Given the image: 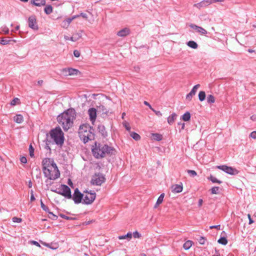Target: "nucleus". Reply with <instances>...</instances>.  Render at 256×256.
<instances>
[{
  "label": "nucleus",
  "mask_w": 256,
  "mask_h": 256,
  "mask_svg": "<svg viewBox=\"0 0 256 256\" xmlns=\"http://www.w3.org/2000/svg\"><path fill=\"white\" fill-rule=\"evenodd\" d=\"M76 118V112L74 109L67 110L58 116L57 120L64 130H68L72 126L74 120Z\"/></svg>",
  "instance_id": "f257e3e1"
},
{
  "label": "nucleus",
  "mask_w": 256,
  "mask_h": 256,
  "mask_svg": "<svg viewBox=\"0 0 256 256\" xmlns=\"http://www.w3.org/2000/svg\"><path fill=\"white\" fill-rule=\"evenodd\" d=\"M114 149L108 145L96 142L94 146L92 148V152L94 156L96 158H102L107 154H112Z\"/></svg>",
  "instance_id": "f03ea898"
},
{
  "label": "nucleus",
  "mask_w": 256,
  "mask_h": 256,
  "mask_svg": "<svg viewBox=\"0 0 256 256\" xmlns=\"http://www.w3.org/2000/svg\"><path fill=\"white\" fill-rule=\"evenodd\" d=\"M78 134L80 138L84 143L94 138V134L91 132V128L88 124H82L80 126Z\"/></svg>",
  "instance_id": "7ed1b4c3"
},
{
  "label": "nucleus",
  "mask_w": 256,
  "mask_h": 256,
  "mask_svg": "<svg viewBox=\"0 0 256 256\" xmlns=\"http://www.w3.org/2000/svg\"><path fill=\"white\" fill-rule=\"evenodd\" d=\"M50 136L57 145L62 146L64 144V133L60 127H56L50 132Z\"/></svg>",
  "instance_id": "20e7f679"
},
{
  "label": "nucleus",
  "mask_w": 256,
  "mask_h": 256,
  "mask_svg": "<svg viewBox=\"0 0 256 256\" xmlns=\"http://www.w3.org/2000/svg\"><path fill=\"white\" fill-rule=\"evenodd\" d=\"M43 172L44 176L50 180H55L60 176V172L56 164L44 169Z\"/></svg>",
  "instance_id": "39448f33"
},
{
  "label": "nucleus",
  "mask_w": 256,
  "mask_h": 256,
  "mask_svg": "<svg viewBox=\"0 0 256 256\" xmlns=\"http://www.w3.org/2000/svg\"><path fill=\"white\" fill-rule=\"evenodd\" d=\"M53 191L67 198L70 199L72 198L70 189L65 184H62L58 188Z\"/></svg>",
  "instance_id": "423d86ee"
},
{
  "label": "nucleus",
  "mask_w": 256,
  "mask_h": 256,
  "mask_svg": "<svg viewBox=\"0 0 256 256\" xmlns=\"http://www.w3.org/2000/svg\"><path fill=\"white\" fill-rule=\"evenodd\" d=\"M106 180L104 176L102 174H96L91 180V183L93 185L100 186Z\"/></svg>",
  "instance_id": "0eeeda50"
},
{
  "label": "nucleus",
  "mask_w": 256,
  "mask_h": 256,
  "mask_svg": "<svg viewBox=\"0 0 256 256\" xmlns=\"http://www.w3.org/2000/svg\"><path fill=\"white\" fill-rule=\"evenodd\" d=\"M96 194L94 192H86L83 196L82 203L86 204H91L96 199Z\"/></svg>",
  "instance_id": "6e6552de"
},
{
  "label": "nucleus",
  "mask_w": 256,
  "mask_h": 256,
  "mask_svg": "<svg viewBox=\"0 0 256 256\" xmlns=\"http://www.w3.org/2000/svg\"><path fill=\"white\" fill-rule=\"evenodd\" d=\"M62 74L64 76H74L80 74V71L73 68H64L62 70Z\"/></svg>",
  "instance_id": "1a4fd4ad"
},
{
  "label": "nucleus",
  "mask_w": 256,
  "mask_h": 256,
  "mask_svg": "<svg viewBox=\"0 0 256 256\" xmlns=\"http://www.w3.org/2000/svg\"><path fill=\"white\" fill-rule=\"evenodd\" d=\"M217 168L231 175H236L238 173V171L236 169L226 165L218 166Z\"/></svg>",
  "instance_id": "9d476101"
},
{
  "label": "nucleus",
  "mask_w": 256,
  "mask_h": 256,
  "mask_svg": "<svg viewBox=\"0 0 256 256\" xmlns=\"http://www.w3.org/2000/svg\"><path fill=\"white\" fill-rule=\"evenodd\" d=\"M83 196L84 194L79 191L78 188H76L74 190V193L72 198L74 200L75 204H78L82 202V200H83Z\"/></svg>",
  "instance_id": "9b49d317"
},
{
  "label": "nucleus",
  "mask_w": 256,
  "mask_h": 256,
  "mask_svg": "<svg viewBox=\"0 0 256 256\" xmlns=\"http://www.w3.org/2000/svg\"><path fill=\"white\" fill-rule=\"evenodd\" d=\"M28 26L34 30H36L38 29V26L36 22V19L34 16H31L28 18Z\"/></svg>",
  "instance_id": "f8f14e48"
},
{
  "label": "nucleus",
  "mask_w": 256,
  "mask_h": 256,
  "mask_svg": "<svg viewBox=\"0 0 256 256\" xmlns=\"http://www.w3.org/2000/svg\"><path fill=\"white\" fill-rule=\"evenodd\" d=\"M96 110L94 108H90L88 110V113L89 118L92 124H94L96 121Z\"/></svg>",
  "instance_id": "ddd939ff"
},
{
  "label": "nucleus",
  "mask_w": 256,
  "mask_h": 256,
  "mask_svg": "<svg viewBox=\"0 0 256 256\" xmlns=\"http://www.w3.org/2000/svg\"><path fill=\"white\" fill-rule=\"evenodd\" d=\"M43 166V170L45 168H48L50 166H52L54 164H56L52 159L50 158H45L42 162Z\"/></svg>",
  "instance_id": "4468645a"
},
{
  "label": "nucleus",
  "mask_w": 256,
  "mask_h": 256,
  "mask_svg": "<svg viewBox=\"0 0 256 256\" xmlns=\"http://www.w3.org/2000/svg\"><path fill=\"white\" fill-rule=\"evenodd\" d=\"M190 26L196 32H198L201 34H207V31L200 26H198L194 24H190Z\"/></svg>",
  "instance_id": "2eb2a0df"
},
{
  "label": "nucleus",
  "mask_w": 256,
  "mask_h": 256,
  "mask_svg": "<svg viewBox=\"0 0 256 256\" xmlns=\"http://www.w3.org/2000/svg\"><path fill=\"white\" fill-rule=\"evenodd\" d=\"M200 87V84H198L195 85L191 90L190 93H188L186 96V99L188 100H191L192 96H194L198 88Z\"/></svg>",
  "instance_id": "dca6fc26"
},
{
  "label": "nucleus",
  "mask_w": 256,
  "mask_h": 256,
  "mask_svg": "<svg viewBox=\"0 0 256 256\" xmlns=\"http://www.w3.org/2000/svg\"><path fill=\"white\" fill-rule=\"evenodd\" d=\"M209 5H210V4L208 0H203L198 3L194 4V6L198 8V9H200L202 8L206 7Z\"/></svg>",
  "instance_id": "f3484780"
},
{
  "label": "nucleus",
  "mask_w": 256,
  "mask_h": 256,
  "mask_svg": "<svg viewBox=\"0 0 256 256\" xmlns=\"http://www.w3.org/2000/svg\"><path fill=\"white\" fill-rule=\"evenodd\" d=\"M183 186L182 184H174L171 186L172 192L174 193H179L182 192Z\"/></svg>",
  "instance_id": "a211bd4d"
},
{
  "label": "nucleus",
  "mask_w": 256,
  "mask_h": 256,
  "mask_svg": "<svg viewBox=\"0 0 256 256\" xmlns=\"http://www.w3.org/2000/svg\"><path fill=\"white\" fill-rule=\"evenodd\" d=\"M83 31L80 30L78 32L74 34L70 38V40L72 42H76L80 39L82 36Z\"/></svg>",
  "instance_id": "6ab92c4d"
},
{
  "label": "nucleus",
  "mask_w": 256,
  "mask_h": 256,
  "mask_svg": "<svg viewBox=\"0 0 256 256\" xmlns=\"http://www.w3.org/2000/svg\"><path fill=\"white\" fill-rule=\"evenodd\" d=\"M130 34V30L128 28H125L117 32V35L118 36L124 37Z\"/></svg>",
  "instance_id": "aec40b11"
},
{
  "label": "nucleus",
  "mask_w": 256,
  "mask_h": 256,
  "mask_svg": "<svg viewBox=\"0 0 256 256\" xmlns=\"http://www.w3.org/2000/svg\"><path fill=\"white\" fill-rule=\"evenodd\" d=\"M30 2L32 4L36 6H45L46 4V0H31Z\"/></svg>",
  "instance_id": "412c9836"
},
{
  "label": "nucleus",
  "mask_w": 256,
  "mask_h": 256,
  "mask_svg": "<svg viewBox=\"0 0 256 256\" xmlns=\"http://www.w3.org/2000/svg\"><path fill=\"white\" fill-rule=\"evenodd\" d=\"M98 132L102 134L103 137H106L107 136V132L106 130V128L104 125L99 124L98 127Z\"/></svg>",
  "instance_id": "4be33fe9"
},
{
  "label": "nucleus",
  "mask_w": 256,
  "mask_h": 256,
  "mask_svg": "<svg viewBox=\"0 0 256 256\" xmlns=\"http://www.w3.org/2000/svg\"><path fill=\"white\" fill-rule=\"evenodd\" d=\"M72 22V19L68 18L62 22L61 24V26L63 28H67Z\"/></svg>",
  "instance_id": "5701e85b"
},
{
  "label": "nucleus",
  "mask_w": 256,
  "mask_h": 256,
  "mask_svg": "<svg viewBox=\"0 0 256 256\" xmlns=\"http://www.w3.org/2000/svg\"><path fill=\"white\" fill-rule=\"evenodd\" d=\"M177 117V115L175 113H172L170 116H169L168 118V122L170 124H172L174 123L175 120Z\"/></svg>",
  "instance_id": "b1692460"
},
{
  "label": "nucleus",
  "mask_w": 256,
  "mask_h": 256,
  "mask_svg": "<svg viewBox=\"0 0 256 256\" xmlns=\"http://www.w3.org/2000/svg\"><path fill=\"white\" fill-rule=\"evenodd\" d=\"M14 120L18 124H21L24 120L23 116L21 114H16L14 118Z\"/></svg>",
  "instance_id": "393cba45"
},
{
  "label": "nucleus",
  "mask_w": 256,
  "mask_h": 256,
  "mask_svg": "<svg viewBox=\"0 0 256 256\" xmlns=\"http://www.w3.org/2000/svg\"><path fill=\"white\" fill-rule=\"evenodd\" d=\"M132 232H128L124 236H118L119 240L127 239L128 241L132 238Z\"/></svg>",
  "instance_id": "a878e982"
},
{
  "label": "nucleus",
  "mask_w": 256,
  "mask_h": 256,
  "mask_svg": "<svg viewBox=\"0 0 256 256\" xmlns=\"http://www.w3.org/2000/svg\"><path fill=\"white\" fill-rule=\"evenodd\" d=\"M187 45L188 46L194 49H196L198 47V45L196 42L193 40L188 42H187Z\"/></svg>",
  "instance_id": "bb28decb"
},
{
  "label": "nucleus",
  "mask_w": 256,
  "mask_h": 256,
  "mask_svg": "<svg viewBox=\"0 0 256 256\" xmlns=\"http://www.w3.org/2000/svg\"><path fill=\"white\" fill-rule=\"evenodd\" d=\"M193 242L191 240H187L183 245V248L186 250H188L192 245Z\"/></svg>",
  "instance_id": "cd10ccee"
},
{
  "label": "nucleus",
  "mask_w": 256,
  "mask_h": 256,
  "mask_svg": "<svg viewBox=\"0 0 256 256\" xmlns=\"http://www.w3.org/2000/svg\"><path fill=\"white\" fill-rule=\"evenodd\" d=\"M98 110L102 112V114H105L108 115L110 113L108 110L104 106H100L98 108Z\"/></svg>",
  "instance_id": "c85d7f7f"
},
{
  "label": "nucleus",
  "mask_w": 256,
  "mask_h": 256,
  "mask_svg": "<svg viewBox=\"0 0 256 256\" xmlns=\"http://www.w3.org/2000/svg\"><path fill=\"white\" fill-rule=\"evenodd\" d=\"M182 118L185 122L188 121L190 118V113L189 112H186L182 115Z\"/></svg>",
  "instance_id": "c756f323"
},
{
  "label": "nucleus",
  "mask_w": 256,
  "mask_h": 256,
  "mask_svg": "<svg viewBox=\"0 0 256 256\" xmlns=\"http://www.w3.org/2000/svg\"><path fill=\"white\" fill-rule=\"evenodd\" d=\"M52 7L50 5L46 6L44 9L45 13L47 14H51L52 12Z\"/></svg>",
  "instance_id": "7c9ffc66"
},
{
  "label": "nucleus",
  "mask_w": 256,
  "mask_h": 256,
  "mask_svg": "<svg viewBox=\"0 0 256 256\" xmlns=\"http://www.w3.org/2000/svg\"><path fill=\"white\" fill-rule=\"evenodd\" d=\"M206 100L208 104H213L215 102V98L214 96L212 94L208 95Z\"/></svg>",
  "instance_id": "2f4dec72"
},
{
  "label": "nucleus",
  "mask_w": 256,
  "mask_h": 256,
  "mask_svg": "<svg viewBox=\"0 0 256 256\" xmlns=\"http://www.w3.org/2000/svg\"><path fill=\"white\" fill-rule=\"evenodd\" d=\"M198 98L200 102L204 101L206 98V93L204 91H200L198 94Z\"/></svg>",
  "instance_id": "473e14b6"
},
{
  "label": "nucleus",
  "mask_w": 256,
  "mask_h": 256,
  "mask_svg": "<svg viewBox=\"0 0 256 256\" xmlns=\"http://www.w3.org/2000/svg\"><path fill=\"white\" fill-rule=\"evenodd\" d=\"M130 136L136 140H138L140 139V136L136 132H131L130 134Z\"/></svg>",
  "instance_id": "72a5a7b5"
},
{
  "label": "nucleus",
  "mask_w": 256,
  "mask_h": 256,
  "mask_svg": "<svg viewBox=\"0 0 256 256\" xmlns=\"http://www.w3.org/2000/svg\"><path fill=\"white\" fill-rule=\"evenodd\" d=\"M152 138L154 140L160 141L162 139V136L158 134H152Z\"/></svg>",
  "instance_id": "f704fd0d"
},
{
  "label": "nucleus",
  "mask_w": 256,
  "mask_h": 256,
  "mask_svg": "<svg viewBox=\"0 0 256 256\" xmlns=\"http://www.w3.org/2000/svg\"><path fill=\"white\" fill-rule=\"evenodd\" d=\"M218 242L223 245H226L228 243V240L226 238L222 237L218 240Z\"/></svg>",
  "instance_id": "c9c22d12"
},
{
  "label": "nucleus",
  "mask_w": 256,
  "mask_h": 256,
  "mask_svg": "<svg viewBox=\"0 0 256 256\" xmlns=\"http://www.w3.org/2000/svg\"><path fill=\"white\" fill-rule=\"evenodd\" d=\"M208 179L211 180L213 183H218V184H221L222 182L217 180L216 178L212 176H210Z\"/></svg>",
  "instance_id": "e433bc0d"
},
{
  "label": "nucleus",
  "mask_w": 256,
  "mask_h": 256,
  "mask_svg": "<svg viewBox=\"0 0 256 256\" xmlns=\"http://www.w3.org/2000/svg\"><path fill=\"white\" fill-rule=\"evenodd\" d=\"M164 193L162 194L158 198V200L156 201L157 204H161L163 202L164 198Z\"/></svg>",
  "instance_id": "4c0bfd02"
},
{
  "label": "nucleus",
  "mask_w": 256,
  "mask_h": 256,
  "mask_svg": "<svg viewBox=\"0 0 256 256\" xmlns=\"http://www.w3.org/2000/svg\"><path fill=\"white\" fill-rule=\"evenodd\" d=\"M219 188L218 186H214L211 188V193L212 194H218Z\"/></svg>",
  "instance_id": "58836bf2"
},
{
  "label": "nucleus",
  "mask_w": 256,
  "mask_h": 256,
  "mask_svg": "<svg viewBox=\"0 0 256 256\" xmlns=\"http://www.w3.org/2000/svg\"><path fill=\"white\" fill-rule=\"evenodd\" d=\"M187 172L192 177H194L197 174L196 172L194 170H188Z\"/></svg>",
  "instance_id": "ea45409f"
},
{
  "label": "nucleus",
  "mask_w": 256,
  "mask_h": 256,
  "mask_svg": "<svg viewBox=\"0 0 256 256\" xmlns=\"http://www.w3.org/2000/svg\"><path fill=\"white\" fill-rule=\"evenodd\" d=\"M10 40H6L4 39H2L0 40V44L2 45H6L10 43Z\"/></svg>",
  "instance_id": "a19ab883"
},
{
  "label": "nucleus",
  "mask_w": 256,
  "mask_h": 256,
  "mask_svg": "<svg viewBox=\"0 0 256 256\" xmlns=\"http://www.w3.org/2000/svg\"><path fill=\"white\" fill-rule=\"evenodd\" d=\"M29 151L30 156L33 157L34 156V148H32V144L30 146Z\"/></svg>",
  "instance_id": "79ce46f5"
},
{
  "label": "nucleus",
  "mask_w": 256,
  "mask_h": 256,
  "mask_svg": "<svg viewBox=\"0 0 256 256\" xmlns=\"http://www.w3.org/2000/svg\"><path fill=\"white\" fill-rule=\"evenodd\" d=\"M19 100H20L18 98H14L11 101L10 104L12 106H15L16 104L18 103Z\"/></svg>",
  "instance_id": "37998d69"
},
{
  "label": "nucleus",
  "mask_w": 256,
  "mask_h": 256,
  "mask_svg": "<svg viewBox=\"0 0 256 256\" xmlns=\"http://www.w3.org/2000/svg\"><path fill=\"white\" fill-rule=\"evenodd\" d=\"M132 234L134 238H140L142 236L141 234L137 231L134 232V233Z\"/></svg>",
  "instance_id": "c03bdc74"
},
{
  "label": "nucleus",
  "mask_w": 256,
  "mask_h": 256,
  "mask_svg": "<svg viewBox=\"0 0 256 256\" xmlns=\"http://www.w3.org/2000/svg\"><path fill=\"white\" fill-rule=\"evenodd\" d=\"M123 125L124 126V128H126V129L128 131V132H130V127L129 125V124L127 122H124L123 123Z\"/></svg>",
  "instance_id": "a18cd8bd"
},
{
  "label": "nucleus",
  "mask_w": 256,
  "mask_h": 256,
  "mask_svg": "<svg viewBox=\"0 0 256 256\" xmlns=\"http://www.w3.org/2000/svg\"><path fill=\"white\" fill-rule=\"evenodd\" d=\"M12 222H22V219L20 218H18L17 217H14L12 219Z\"/></svg>",
  "instance_id": "49530a36"
},
{
  "label": "nucleus",
  "mask_w": 256,
  "mask_h": 256,
  "mask_svg": "<svg viewBox=\"0 0 256 256\" xmlns=\"http://www.w3.org/2000/svg\"><path fill=\"white\" fill-rule=\"evenodd\" d=\"M20 161L22 164H26L27 162V160L25 156H21L20 158Z\"/></svg>",
  "instance_id": "de8ad7c7"
},
{
  "label": "nucleus",
  "mask_w": 256,
  "mask_h": 256,
  "mask_svg": "<svg viewBox=\"0 0 256 256\" xmlns=\"http://www.w3.org/2000/svg\"><path fill=\"white\" fill-rule=\"evenodd\" d=\"M152 110L156 114V116H162V112H160V111H157V110H154V108L152 109Z\"/></svg>",
  "instance_id": "09e8293b"
},
{
  "label": "nucleus",
  "mask_w": 256,
  "mask_h": 256,
  "mask_svg": "<svg viewBox=\"0 0 256 256\" xmlns=\"http://www.w3.org/2000/svg\"><path fill=\"white\" fill-rule=\"evenodd\" d=\"M80 52L78 50H74V55L76 58H78L80 56Z\"/></svg>",
  "instance_id": "8fccbe9b"
},
{
  "label": "nucleus",
  "mask_w": 256,
  "mask_h": 256,
  "mask_svg": "<svg viewBox=\"0 0 256 256\" xmlns=\"http://www.w3.org/2000/svg\"><path fill=\"white\" fill-rule=\"evenodd\" d=\"M198 242L200 244H204L205 243V238L202 236L200 238Z\"/></svg>",
  "instance_id": "3c124183"
},
{
  "label": "nucleus",
  "mask_w": 256,
  "mask_h": 256,
  "mask_svg": "<svg viewBox=\"0 0 256 256\" xmlns=\"http://www.w3.org/2000/svg\"><path fill=\"white\" fill-rule=\"evenodd\" d=\"M250 136V138L254 139H256V131H254L252 132Z\"/></svg>",
  "instance_id": "603ef678"
},
{
  "label": "nucleus",
  "mask_w": 256,
  "mask_h": 256,
  "mask_svg": "<svg viewBox=\"0 0 256 256\" xmlns=\"http://www.w3.org/2000/svg\"><path fill=\"white\" fill-rule=\"evenodd\" d=\"M30 194V200L32 202L35 200V198L34 194V191L32 190H31Z\"/></svg>",
  "instance_id": "864d4df0"
},
{
  "label": "nucleus",
  "mask_w": 256,
  "mask_h": 256,
  "mask_svg": "<svg viewBox=\"0 0 256 256\" xmlns=\"http://www.w3.org/2000/svg\"><path fill=\"white\" fill-rule=\"evenodd\" d=\"M40 204H41V207L45 211H46L47 210V208L46 207V206L42 202V201H41V203H40Z\"/></svg>",
  "instance_id": "5fc2aeb1"
},
{
  "label": "nucleus",
  "mask_w": 256,
  "mask_h": 256,
  "mask_svg": "<svg viewBox=\"0 0 256 256\" xmlns=\"http://www.w3.org/2000/svg\"><path fill=\"white\" fill-rule=\"evenodd\" d=\"M220 225H216V226H210V229H212V228H216V229H218V230H220Z\"/></svg>",
  "instance_id": "6e6d98bb"
},
{
  "label": "nucleus",
  "mask_w": 256,
  "mask_h": 256,
  "mask_svg": "<svg viewBox=\"0 0 256 256\" xmlns=\"http://www.w3.org/2000/svg\"><path fill=\"white\" fill-rule=\"evenodd\" d=\"M80 16H82L83 18L85 19H88V16L86 14L82 12L80 14Z\"/></svg>",
  "instance_id": "4d7b16f0"
},
{
  "label": "nucleus",
  "mask_w": 256,
  "mask_h": 256,
  "mask_svg": "<svg viewBox=\"0 0 256 256\" xmlns=\"http://www.w3.org/2000/svg\"><path fill=\"white\" fill-rule=\"evenodd\" d=\"M144 104L146 105V106H147L149 107V108L152 110V109L153 108L152 106H150V104L146 101H144Z\"/></svg>",
  "instance_id": "13d9d810"
},
{
  "label": "nucleus",
  "mask_w": 256,
  "mask_h": 256,
  "mask_svg": "<svg viewBox=\"0 0 256 256\" xmlns=\"http://www.w3.org/2000/svg\"><path fill=\"white\" fill-rule=\"evenodd\" d=\"M60 217L66 219V220H70V219H72L71 218H69L68 216H65L64 214H60Z\"/></svg>",
  "instance_id": "bf43d9fd"
},
{
  "label": "nucleus",
  "mask_w": 256,
  "mask_h": 256,
  "mask_svg": "<svg viewBox=\"0 0 256 256\" xmlns=\"http://www.w3.org/2000/svg\"><path fill=\"white\" fill-rule=\"evenodd\" d=\"M248 216L249 220V224H252L254 222V221L252 220L250 215V214H248Z\"/></svg>",
  "instance_id": "052dcab7"
},
{
  "label": "nucleus",
  "mask_w": 256,
  "mask_h": 256,
  "mask_svg": "<svg viewBox=\"0 0 256 256\" xmlns=\"http://www.w3.org/2000/svg\"><path fill=\"white\" fill-rule=\"evenodd\" d=\"M250 118L252 121H256V114H254Z\"/></svg>",
  "instance_id": "680f3d73"
},
{
  "label": "nucleus",
  "mask_w": 256,
  "mask_h": 256,
  "mask_svg": "<svg viewBox=\"0 0 256 256\" xmlns=\"http://www.w3.org/2000/svg\"><path fill=\"white\" fill-rule=\"evenodd\" d=\"M203 202V200L202 199H200L198 200V204L199 206H201Z\"/></svg>",
  "instance_id": "e2e57ef3"
},
{
  "label": "nucleus",
  "mask_w": 256,
  "mask_h": 256,
  "mask_svg": "<svg viewBox=\"0 0 256 256\" xmlns=\"http://www.w3.org/2000/svg\"><path fill=\"white\" fill-rule=\"evenodd\" d=\"M79 16H80V14H78V15H76V16H74L72 18H70V19H72V20H74V19L77 18H78Z\"/></svg>",
  "instance_id": "0e129e2a"
},
{
  "label": "nucleus",
  "mask_w": 256,
  "mask_h": 256,
  "mask_svg": "<svg viewBox=\"0 0 256 256\" xmlns=\"http://www.w3.org/2000/svg\"><path fill=\"white\" fill-rule=\"evenodd\" d=\"M20 29V26H17L15 28L14 30H12V32H16V30H18Z\"/></svg>",
  "instance_id": "69168bd1"
},
{
  "label": "nucleus",
  "mask_w": 256,
  "mask_h": 256,
  "mask_svg": "<svg viewBox=\"0 0 256 256\" xmlns=\"http://www.w3.org/2000/svg\"><path fill=\"white\" fill-rule=\"evenodd\" d=\"M70 37H69L68 36H64V38L66 40H70Z\"/></svg>",
  "instance_id": "338daca9"
},
{
  "label": "nucleus",
  "mask_w": 256,
  "mask_h": 256,
  "mask_svg": "<svg viewBox=\"0 0 256 256\" xmlns=\"http://www.w3.org/2000/svg\"><path fill=\"white\" fill-rule=\"evenodd\" d=\"M43 83V80H40L38 82V84L39 85V86H42V84Z\"/></svg>",
  "instance_id": "774afa93"
}]
</instances>
